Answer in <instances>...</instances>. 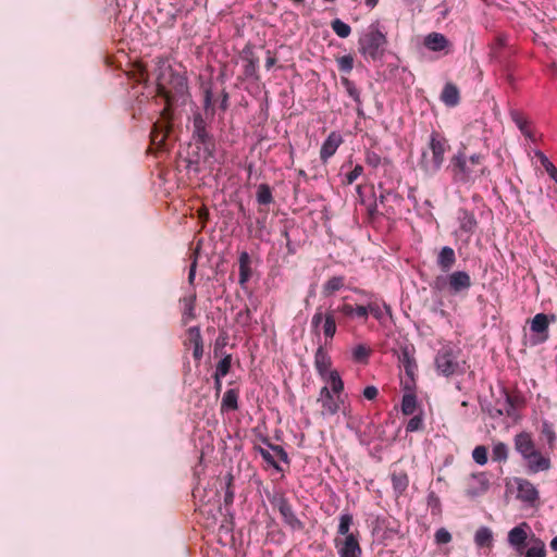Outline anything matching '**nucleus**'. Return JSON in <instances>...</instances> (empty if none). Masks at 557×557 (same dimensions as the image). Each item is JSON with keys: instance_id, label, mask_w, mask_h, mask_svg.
Here are the masks:
<instances>
[{"instance_id": "393cba45", "label": "nucleus", "mask_w": 557, "mask_h": 557, "mask_svg": "<svg viewBox=\"0 0 557 557\" xmlns=\"http://www.w3.org/2000/svg\"><path fill=\"white\" fill-rule=\"evenodd\" d=\"M332 361L327 351L320 346L314 354V367L318 373L325 379L326 374L330 372Z\"/></svg>"}, {"instance_id": "c85d7f7f", "label": "nucleus", "mask_w": 557, "mask_h": 557, "mask_svg": "<svg viewBox=\"0 0 557 557\" xmlns=\"http://www.w3.org/2000/svg\"><path fill=\"white\" fill-rule=\"evenodd\" d=\"M529 547L524 553V557H546L547 550L545 543L536 537L534 534L530 537L528 542Z\"/></svg>"}, {"instance_id": "f3484780", "label": "nucleus", "mask_w": 557, "mask_h": 557, "mask_svg": "<svg viewBox=\"0 0 557 557\" xmlns=\"http://www.w3.org/2000/svg\"><path fill=\"white\" fill-rule=\"evenodd\" d=\"M398 361L408 377L413 381L418 371V364L414 359V347L408 345L403 346L398 355Z\"/></svg>"}, {"instance_id": "ddd939ff", "label": "nucleus", "mask_w": 557, "mask_h": 557, "mask_svg": "<svg viewBox=\"0 0 557 557\" xmlns=\"http://www.w3.org/2000/svg\"><path fill=\"white\" fill-rule=\"evenodd\" d=\"M271 504L275 508H277L286 524H288L295 530H300L304 528L302 522L296 517V515L293 511L292 505L283 494L274 495L273 498L271 499Z\"/></svg>"}, {"instance_id": "6e6552de", "label": "nucleus", "mask_w": 557, "mask_h": 557, "mask_svg": "<svg viewBox=\"0 0 557 557\" xmlns=\"http://www.w3.org/2000/svg\"><path fill=\"white\" fill-rule=\"evenodd\" d=\"M434 363L436 371L446 377L463 372L457 354L450 346H444L437 351Z\"/></svg>"}, {"instance_id": "4c0bfd02", "label": "nucleus", "mask_w": 557, "mask_h": 557, "mask_svg": "<svg viewBox=\"0 0 557 557\" xmlns=\"http://www.w3.org/2000/svg\"><path fill=\"white\" fill-rule=\"evenodd\" d=\"M417 396L413 393H408L403 396L401 412L405 416H411L417 410Z\"/></svg>"}, {"instance_id": "4d7b16f0", "label": "nucleus", "mask_w": 557, "mask_h": 557, "mask_svg": "<svg viewBox=\"0 0 557 557\" xmlns=\"http://www.w3.org/2000/svg\"><path fill=\"white\" fill-rule=\"evenodd\" d=\"M382 162L381 156L374 151H368L366 153V163L369 166L376 169Z\"/></svg>"}, {"instance_id": "20e7f679", "label": "nucleus", "mask_w": 557, "mask_h": 557, "mask_svg": "<svg viewBox=\"0 0 557 557\" xmlns=\"http://www.w3.org/2000/svg\"><path fill=\"white\" fill-rule=\"evenodd\" d=\"M449 145L447 139L438 132L434 131L430 135L428 149L423 150L419 161L420 169L428 175L436 174L442 168L445 153Z\"/></svg>"}, {"instance_id": "e2e57ef3", "label": "nucleus", "mask_w": 557, "mask_h": 557, "mask_svg": "<svg viewBox=\"0 0 557 557\" xmlns=\"http://www.w3.org/2000/svg\"><path fill=\"white\" fill-rule=\"evenodd\" d=\"M379 394V391L375 386H367L364 389H363V396L364 398H367L368 400H373L376 398Z\"/></svg>"}, {"instance_id": "a18cd8bd", "label": "nucleus", "mask_w": 557, "mask_h": 557, "mask_svg": "<svg viewBox=\"0 0 557 557\" xmlns=\"http://www.w3.org/2000/svg\"><path fill=\"white\" fill-rule=\"evenodd\" d=\"M473 460L480 465L484 466L487 462V448L484 445H478L472 450Z\"/></svg>"}, {"instance_id": "7ed1b4c3", "label": "nucleus", "mask_w": 557, "mask_h": 557, "mask_svg": "<svg viewBox=\"0 0 557 557\" xmlns=\"http://www.w3.org/2000/svg\"><path fill=\"white\" fill-rule=\"evenodd\" d=\"M516 451L525 462L527 472L535 474L548 471L552 468V460L548 455H544L536 448L535 442L529 432H520L513 437Z\"/></svg>"}, {"instance_id": "dca6fc26", "label": "nucleus", "mask_w": 557, "mask_h": 557, "mask_svg": "<svg viewBox=\"0 0 557 557\" xmlns=\"http://www.w3.org/2000/svg\"><path fill=\"white\" fill-rule=\"evenodd\" d=\"M336 394H333L327 386H323L320 389L318 403L321 404L322 416H334L339 411L341 408V396H336Z\"/></svg>"}, {"instance_id": "2eb2a0df", "label": "nucleus", "mask_w": 557, "mask_h": 557, "mask_svg": "<svg viewBox=\"0 0 557 557\" xmlns=\"http://www.w3.org/2000/svg\"><path fill=\"white\" fill-rule=\"evenodd\" d=\"M555 314L547 315L545 313L535 314L530 321V330L536 334L537 338L534 341L535 344L544 343L548 339V327L550 322H555Z\"/></svg>"}, {"instance_id": "423d86ee", "label": "nucleus", "mask_w": 557, "mask_h": 557, "mask_svg": "<svg viewBox=\"0 0 557 557\" xmlns=\"http://www.w3.org/2000/svg\"><path fill=\"white\" fill-rule=\"evenodd\" d=\"M385 45V35L377 26L371 25L368 32L359 39V51L366 58L376 60L382 57Z\"/></svg>"}, {"instance_id": "338daca9", "label": "nucleus", "mask_w": 557, "mask_h": 557, "mask_svg": "<svg viewBox=\"0 0 557 557\" xmlns=\"http://www.w3.org/2000/svg\"><path fill=\"white\" fill-rule=\"evenodd\" d=\"M276 62V59L274 57L271 55V52L268 51V58H267V61H265V67L268 70H270Z\"/></svg>"}, {"instance_id": "79ce46f5", "label": "nucleus", "mask_w": 557, "mask_h": 557, "mask_svg": "<svg viewBox=\"0 0 557 557\" xmlns=\"http://www.w3.org/2000/svg\"><path fill=\"white\" fill-rule=\"evenodd\" d=\"M331 27L339 38H347L351 33L350 26L339 18L333 20L331 22Z\"/></svg>"}, {"instance_id": "603ef678", "label": "nucleus", "mask_w": 557, "mask_h": 557, "mask_svg": "<svg viewBox=\"0 0 557 557\" xmlns=\"http://www.w3.org/2000/svg\"><path fill=\"white\" fill-rule=\"evenodd\" d=\"M258 63L259 60L256 57H251L247 59V63L244 69V73L247 77H253L257 74L258 71Z\"/></svg>"}, {"instance_id": "ea45409f", "label": "nucleus", "mask_w": 557, "mask_h": 557, "mask_svg": "<svg viewBox=\"0 0 557 557\" xmlns=\"http://www.w3.org/2000/svg\"><path fill=\"white\" fill-rule=\"evenodd\" d=\"M325 380H327V382L330 383L331 385V388L330 391L333 393V394H336L338 396H341L339 394L343 392L344 389V382L343 380L341 379L339 374L337 371L333 370V371H330L329 374H326V377Z\"/></svg>"}, {"instance_id": "5fc2aeb1", "label": "nucleus", "mask_w": 557, "mask_h": 557, "mask_svg": "<svg viewBox=\"0 0 557 557\" xmlns=\"http://www.w3.org/2000/svg\"><path fill=\"white\" fill-rule=\"evenodd\" d=\"M423 428V420L421 416H413L406 425L407 432H416Z\"/></svg>"}, {"instance_id": "de8ad7c7", "label": "nucleus", "mask_w": 557, "mask_h": 557, "mask_svg": "<svg viewBox=\"0 0 557 557\" xmlns=\"http://www.w3.org/2000/svg\"><path fill=\"white\" fill-rule=\"evenodd\" d=\"M233 475L231 473H228L226 475V490H225V495H224V504L226 506H230L233 504L234 502V497H235V493H234V488H233Z\"/></svg>"}, {"instance_id": "a211bd4d", "label": "nucleus", "mask_w": 557, "mask_h": 557, "mask_svg": "<svg viewBox=\"0 0 557 557\" xmlns=\"http://www.w3.org/2000/svg\"><path fill=\"white\" fill-rule=\"evenodd\" d=\"M517 484V497L528 504H534L539 498L540 494L535 485L527 479H516Z\"/></svg>"}, {"instance_id": "f8f14e48", "label": "nucleus", "mask_w": 557, "mask_h": 557, "mask_svg": "<svg viewBox=\"0 0 557 557\" xmlns=\"http://www.w3.org/2000/svg\"><path fill=\"white\" fill-rule=\"evenodd\" d=\"M348 297H344L343 301L335 308H331L334 314L337 317L338 325L343 326L352 319H359L362 321V315L366 314L363 305L354 306L347 302Z\"/></svg>"}, {"instance_id": "09e8293b", "label": "nucleus", "mask_w": 557, "mask_h": 557, "mask_svg": "<svg viewBox=\"0 0 557 557\" xmlns=\"http://www.w3.org/2000/svg\"><path fill=\"white\" fill-rule=\"evenodd\" d=\"M540 160L549 177L557 184V168L544 154H541Z\"/></svg>"}, {"instance_id": "6ab92c4d", "label": "nucleus", "mask_w": 557, "mask_h": 557, "mask_svg": "<svg viewBox=\"0 0 557 557\" xmlns=\"http://www.w3.org/2000/svg\"><path fill=\"white\" fill-rule=\"evenodd\" d=\"M342 143V136L336 132H332L327 136L320 150V158L324 164L327 163L329 159L335 154Z\"/></svg>"}, {"instance_id": "9b49d317", "label": "nucleus", "mask_w": 557, "mask_h": 557, "mask_svg": "<svg viewBox=\"0 0 557 557\" xmlns=\"http://www.w3.org/2000/svg\"><path fill=\"white\" fill-rule=\"evenodd\" d=\"M193 137L194 139L203 145V150L207 157H213L214 140L212 135L207 129V122L200 113L194 115L193 119Z\"/></svg>"}, {"instance_id": "bf43d9fd", "label": "nucleus", "mask_w": 557, "mask_h": 557, "mask_svg": "<svg viewBox=\"0 0 557 557\" xmlns=\"http://www.w3.org/2000/svg\"><path fill=\"white\" fill-rule=\"evenodd\" d=\"M377 187H379V189H380V191H381V193H380V196H379V198H377V201H379V203H381V205H385V202L387 201V199H388V197H389V196H394V197H397V196H398L397 194H394L392 190L384 188L382 183H380V184L377 185Z\"/></svg>"}, {"instance_id": "f03ea898", "label": "nucleus", "mask_w": 557, "mask_h": 557, "mask_svg": "<svg viewBox=\"0 0 557 557\" xmlns=\"http://www.w3.org/2000/svg\"><path fill=\"white\" fill-rule=\"evenodd\" d=\"M484 156L473 153L467 156L466 148L459 149L449 160L447 171L451 175L454 183L459 185H469L486 173Z\"/></svg>"}, {"instance_id": "9d476101", "label": "nucleus", "mask_w": 557, "mask_h": 557, "mask_svg": "<svg viewBox=\"0 0 557 557\" xmlns=\"http://www.w3.org/2000/svg\"><path fill=\"white\" fill-rule=\"evenodd\" d=\"M446 284L449 292L457 295L467 292L472 286V281L466 271H455L447 277L437 276L434 281V287L440 290L444 289Z\"/></svg>"}, {"instance_id": "2f4dec72", "label": "nucleus", "mask_w": 557, "mask_h": 557, "mask_svg": "<svg viewBox=\"0 0 557 557\" xmlns=\"http://www.w3.org/2000/svg\"><path fill=\"white\" fill-rule=\"evenodd\" d=\"M354 523V517L351 513L344 512L339 516V523L337 527L338 537H347L349 535H360L358 531L350 532V527Z\"/></svg>"}, {"instance_id": "58836bf2", "label": "nucleus", "mask_w": 557, "mask_h": 557, "mask_svg": "<svg viewBox=\"0 0 557 557\" xmlns=\"http://www.w3.org/2000/svg\"><path fill=\"white\" fill-rule=\"evenodd\" d=\"M257 201L260 206H268L274 201L271 187L268 184H260L258 186Z\"/></svg>"}, {"instance_id": "c756f323", "label": "nucleus", "mask_w": 557, "mask_h": 557, "mask_svg": "<svg viewBox=\"0 0 557 557\" xmlns=\"http://www.w3.org/2000/svg\"><path fill=\"white\" fill-rule=\"evenodd\" d=\"M448 45L447 38L440 33H431L424 39V46L432 51H442Z\"/></svg>"}, {"instance_id": "c03bdc74", "label": "nucleus", "mask_w": 557, "mask_h": 557, "mask_svg": "<svg viewBox=\"0 0 557 557\" xmlns=\"http://www.w3.org/2000/svg\"><path fill=\"white\" fill-rule=\"evenodd\" d=\"M339 72L348 74L354 67V58L350 54L342 55L336 59Z\"/></svg>"}, {"instance_id": "bb28decb", "label": "nucleus", "mask_w": 557, "mask_h": 557, "mask_svg": "<svg viewBox=\"0 0 557 557\" xmlns=\"http://www.w3.org/2000/svg\"><path fill=\"white\" fill-rule=\"evenodd\" d=\"M180 302L182 304V321L184 324H187L196 318V293H191L189 296L183 297Z\"/></svg>"}, {"instance_id": "5701e85b", "label": "nucleus", "mask_w": 557, "mask_h": 557, "mask_svg": "<svg viewBox=\"0 0 557 557\" xmlns=\"http://www.w3.org/2000/svg\"><path fill=\"white\" fill-rule=\"evenodd\" d=\"M456 260L455 250L449 246H444L437 255L436 263L442 272L447 273L455 265Z\"/></svg>"}, {"instance_id": "0e129e2a", "label": "nucleus", "mask_w": 557, "mask_h": 557, "mask_svg": "<svg viewBox=\"0 0 557 557\" xmlns=\"http://www.w3.org/2000/svg\"><path fill=\"white\" fill-rule=\"evenodd\" d=\"M474 479H478L480 481V483L482 484V491H486L487 487H488V482L487 480L485 479V476L481 473L479 475H473Z\"/></svg>"}, {"instance_id": "b1692460", "label": "nucleus", "mask_w": 557, "mask_h": 557, "mask_svg": "<svg viewBox=\"0 0 557 557\" xmlns=\"http://www.w3.org/2000/svg\"><path fill=\"white\" fill-rule=\"evenodd\" d=\"M530 531V525L527 522H522L519 525L512 528L508 532V543L510 546H518L522 544H527L528 532Z\"/></svg>"}, {"instance_id": "7c9ffc66", "label": "nucleus", "mask_w": 557, "mask_h": 557, "mask_svg": "<svg viewBox=\"0 0 557 557\" xmlns=\"http://www.w3.org/2000/svg\"><path fill=\"white\" fill-rule=\"evenodd\" d=\"M458 220L460 224V230L472 234L478 225L476 219L474 214L468 210L460 209L458 214Z\"/></svg>"}, {"instance_id": "f257e3e1", "label": "nucleus", "mask_w": 557, "mask_h": 557, "mask_svg": "<svg viewBox=\"0 0 557 557\" xmlns=\"http://www.w3.org/2000/svg\"><path fill=\"white\" fill-rule=\"evenodd\" d=\"M157 94L165 101V107L172 112V107L187 92V79L173 71L164 58H156Z\"/></svg>"}, {"instance_id": "f704fd0d", "label": "nucleus", "mask_w": 557, "mask_h": 557, "mask_svg": "<svg viewBox=\"0 0 557 557\" xmlns=\"http://www.w3.org/2000/svg\"><path fill=\"white\" fill-rule=\"evenodd\" d=\"M541 434L546 438L548 449L553 451L556 448L557 443V434L553 424L548 421H543L541 426Z\"/></svg>"}, {"instance_id": "a878e982", "label": "nucleus", "mask_w": 557, "mask_h": 557, "mask_svg": "<svg viewBox=\"0 0 557 557\" xmlns=\"http://www.w3.org/2000/svg\"><path fill=\"white\" fill-rule=\"evenodd\" d=\"M239 263V280L238 283L242 287H245L247 282L250 280L252 275V271L250 268V256L247 251H242L238 258Z\"/></svg>"}, {"instance_id": "37998d69", "label": "nucleus", "mask_w": 557, "mask_h": 557, "mask_svg": "<svg viewBox=\"0 0 557 557\" xmlns=\"http://www.w3.org/2000/svg\"><path fill=\"white\" fill-rule=\"evenodd\" d=\"M370 355L371 348L363 344H359L352 349V358L357 362L367 363Z\"/></svg>"}, {"instance_id": "13d9d810", "label": "nucleus", "mask_w": 557, "mask_h": 557, "mask_svg": "<svg viewBox=\"0 0 557 557\" xmlns=\"http://www.w3.org/2000/svg\"><path fill=\"white\" fill-rule=\"evenodd\" d=\"M259 454L263 458L264 461H267L269 465L274 467L276 470H281L276 461L274 460L273 455L265 448L259 447L258 448Z\"/></svg>"}, {"instance_id": "8fccbe9b", "label": "nucleus", "mask_w": 557, "mask_h": 557, "mask_svg": "<svg viewBox=\"0 0 557 557\" xmlns=\"http://www.w3.org/2000/svg\"><path fill=\"white\" fill-rule=\"evenodd\" d=\"M236 321L244 326H248L251 324L252 314H251V310L249 309V307L246 306L243 310H240L236 314Z\"/></svg>"}, {"instance_id": "864d4df0", "label": "nucleus", "mask_w": 557, "mask_h": 557, "mask_svg": "<svg viewBox=\"0 0 557 557\" xmlns=\"http://www.w3.org/2000/svg\"><path fill=\"white\" fill-rule=\"evenodd\" d=\"M363 173V168L360 164H356L355 168L346 174L345 180L343 181L346 185H351L359 176Z\"/></svg>"}, {"instance_id": "39448f33", "label": "nucleus", "mask_w": 557, "mask_h": 557, "mask_svg": "<svg viewBox=\"0 0 557 557\" xmlns=\"http://www.w3.org/2000/svg\"><path fill=\"white\" fill-rule=\"evenodd\" d=\"M502 394L504 399L496 401V406L490 411V414L493 418L507 416L513 420L518 419L519 410L525 406L524 396L518 389L509 391L504 388Z\"/></svg>"}, {"instance_id": "6e6d98bb", "label": "nucleus", "mask_w": 557, "mask_h": 557, "mask_svg": "<svg viewBox=\"0 0 557 557\" xmlns=\"http://www.w3.org/2000/svg\"><path fill=\"white\" fill-rule=\"evenodd\" d=\"M434 537L437 544H448L451 541V534L444 528L438 529Z\"/></svg>"}, {"instance_id": "aec40b11", "label": "nucleus", "mask_w": 557, "mask_h": 557, "mask_svg": "<svg viewBox=\"0 0 557 557\" xmlns=\"http://www.w3.org/2000/svg\"><path fill=\"white\" fill-rule=\"evenodd\" d=\"M440 99L446 107H457L460 103V91L457 85L451 82L446 83L443 87Z\"/></svg>"}, {"instance_id": "72a5a7b5", "label": "nucleus", "mask_w": 557, "mask_h": 557, "mask_svg": "<svg viewBox=\"0 0 557 557\" xmlns=\"http://www.w3.org/2000/svg\"><path fill=\"white\" fill-rule=\"evenodd\" d=\"M238 397L239 392L236 388L227 389L222 398L221 408L222 410L235 411L238 409Z\"/></svg>"}, {"instance_id": "4468645a", "label": "nucleus", "mask_w": 557, "mask_h": 557, "mask_svg": "<svg viewBox=\"0 0 557 557\" xmlns=\"http://www.w3.org/2000/svg\"><path fill=\"white\" fill-rule=\"evenodd\" d=\"M360 535H349L347 537L334 539V546L338 557H361L362 548L359 542Z\"/></svg>"}, {"instance_id": "052dcab7", "label": "nucleus", "mask_w": 557, "mask_h": 557, "mask_svg": "<svg viewBox=\"0 0 557 557\" xmlns=\"http://www.w3.org/2000/svg\"><path fill=\"white\" fill-rule=\"evenodd\" d=\"M268 445L282 461L286 463L289 462L288 455L282 446L270 443H268Z\"/></svg>"}, {"instance_id": "3c124183", "label": "nucleus", "mask_w": 557, "mask_h": 557, "mask_svg": "<svg viewBox=\"0 0 557 557\" xmlns=\"http://www.w3.org/2000/svg\"><path fill=\"white\" fill-rule=\"evenodd\" d=\"M511 119L524 135L529 134V132H528L529 123H528V120L522 114H520L517 111L511 112Z\"/></svg>"}, {"instance_id": "cd10ccee", "label": "nucleus", "mask_w": 557, "mask_h": 557, "mask_svg": "<svg viewBox=\"0 0 557 557\" xmlns=\"http://www.w3.org/2000/svg\"><path fill=\"white\" fill-rule=\"evenodd\" d=\"M346 278L343 275L332 276L322 285V295L324 297H331L345 286Z\"/></svg>"}, {"instance_id": "0eeeda50", "label": "nucleus", "mask_w": 557, "mask_h": 557, "mask_svg": "<svg viewBox=\"0 0 557 557\" xmlns=\"http://www.w3.org/2000/svg\"><path fill=\"white\" fill-rule=\"evenodd\" d=\"M338 320L334 312L329 308L323 311L321 307L317 308L311 318V330L315 334L322 333L325 344L331 343L337 332Z\"/></svg>"}, {"instance_id": "412c9836", "label": "nucleus", "mask_w": 557, "mask_h": 557, "mask_svg": "<svg viewBox=\"0 0 557 557\" xmlns=\"http://www.w3.org/2000/svg\"><path fill=\"white\" fill-rule=\"evenodd\" d=\"M188 343L193 346V357L200 361L203 355V341L198 326H191L187 331Z\"/></svg>"}, {"instance_id": "774afa93", "label": "nucleus", "mask_w": 557, "mask_h": 557, "mask_svg": "<svg viewBox=\"0 0 557 557\" xmlns=\"http://www.w3.org/2000/svg\"><path fill=\"white\" fill-rule=\"evenodd\" d=\"M213 377H214V388H215L216 393H220L221 389H222V381H221V379L223 376H218V374H214Z\"/></svg>"}, {"instance_id": "c9c22d12", "label": "nucleus", "mask_w": 557, "mask_h": 557, "mask_svg": "<svg viewBox=\"0 0 557 557\" xmlns=\"http://www.w3.org/2000/svg\"><path fill=\"white\" fill-rule=\"evenodd\" d=\"M363 309L366 310V314L362 315L363 322L368 320L370 314L377 321H382L384 318L383 308L377 301H369L367 305H363Z\"/></svg>"}, {"instance_id": "4be33fe9", "label": "nucleus", "mask_w": 557, "mask_h": 557, "mask_svg": "<svg viewBox=\"0 0 557 557\" xmlns=\"http://www.w3.org/2000/svg\"><path fill=\"white\" fill-rule=\"evenodd\" d=\"M391 481L396 498H399L406 492L409 485V478L405 470L394 469L391 473Z\"/></svg>"}, {"instance_id": "680f3d73", "label": "nucleus", "mask_w": 557, "mask_h": 557, "mask_svg": "<svg viewBox=\"0 0 557 557\" xmlns=\"http://www.w3.org/2000/svg\"><path fill=\"white\" fill-rule=\"evenodd\" d=\"M197 263H198V252L195 251L193 253V261H191V264L189 267V272H188V283L190 285H193L194 281H195Z\"/></svg>"}, {"instance_id": "e433bc0d", "label": "nucleus", "mask_w": 557, "mask_h": 557, "mask_svg": "<svg viewBox=\"0 0 557 557\" xmlns=\"http://www.w3.org/2000/svg\"><path fill=\"white\" fill-rule=\"evenodd\" d=\"M341 84L345 88L347 95L355 101V103L360 104V101H362L361 91L356 86V84L347 77H342Z\"/></svg>"}, {"instance_id": "69168bd1", "label": "nucleus", "mask_w": 557, "mask_h": 557, "mask_svg": "<svg viewBox=\"0 0 557 557\" xmlns=\"http://www.w3.org/2000/svg\"><path fill=\"white\" fill-rule=\"evenodd\" d=\"M527 546H528V543L527 544H522V545H518V546H511V547L515 549L517 555L524 557V553L527 550Z\"/></svg>"}, {"instance_id": "473e14b6", "label": "nucleus", "mask_w": 557, "mask_h": 557, "mask_svg": "<svg viewBox=\"0 0 557 557\" xmlns=\"http://www.w3.org/2000/svg\"><path fill=\"white\" fill-rule=\"evenodd\" d=\"M474 543L478 547H492L493 532L488 527H480L474 534Z\"/></svg>"}, {"instance_id": "1a4fd4ad", "label": "nucleus", "mask_w": 557, "mask_h": 557, "mask_svg": "<svg viewBox=\"0 0 557 557\" xmlns=\"http://www.w3.org/2000/svg\"><path fill=\"white\" fill-rule=\"evenodd\" d=\"M172 112L169 111V108H164L161 112V119L157 121L150 133V146L156 151H161L165 149V140L172 131Z\"/></svg>"}, {"instance_id": "49530a36", "label": "nucleus", "mask_w": 557, "mask_h": 557, "mask_svg": "<svg viewBox=\"0 0 557 557\" xmlns=\"http://www.w3.org/2000/svg\"><path fill=\"white\" fill-rule=\"evenodd\" d=\"M231 364H232V356L226 355L216 364L214 374H218V376H225L230 372Z\"/></svg>"}, {"instance_id": "a19ab883", "label": "nucleus", "mask_w": 557, "mask_h": 557, "mask_svg": "<svg viewBox=\"0 0 557 557\" xmlns=\"http://www.w3.org/2000/svg\"><path fill=\"white\" fill-rule=\"evenodd\" d=\"M492 459L505 462L508 459V446L503 442L495 443L492 449Z\"/></svg>"}]
</instances>
